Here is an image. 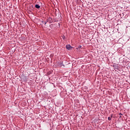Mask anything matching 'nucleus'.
Instances as JSON below:
<instances>
[{"label": "nucleus", "mask_w": 130, "mask_h": 130, "mask_svg": "<svg viewBox=\"0 0 130 130\" xmlns=\"http://www.w3.org/2000/svg\"><path fill=\"white\" fill-rule=\"evenodd\" d=\"M48 19H49V23L50 24H51V23H53V19H52L51 17H49L48 18Z\"/></svg>", "instance_id": "obj_2"}, {"label": "nucleus", "mask_w": 130, "mask_h": 130, "mask_svg": "<svg viewBox=\"0 0 130 130\" xmlns=\"http://www.w3.org/2000/svg\"><path fill=\"white\" fill-rule=\"evenodd\" d=\"M35 8H36V9H40V8H41V7L39 5L36 4L35 5Z\"/></svg>", "instance_id": "obj_4"}, {"label": "nucleus", "mask_w": 130, "mask_h": 130, "mask_svg": "<svg viewBox=\"0 0 130 130\" xmlns=\"http://www.w3.org/2000/svg\"><path fill=\"white\" fill-rule=\"evenodd\" d=\"M61 67H64V64H63L62 63H60Z\"/></svg>", "instance_id": "obj_10"}, {"label": "nucleus", "mask_w": 130, "mask_h": 130, "mask_svg": "<svg viewBox=\"0 0 130 130\" xmlns=\"http://www.w3.org/2000/svg\"><path fill=\"white\" fill-rule=\"evenodd\" d=\"M79 48H82V46H79Z\"/></svg>", "instance_id": "obj_12"}, {"label": "nucleus", "mask_w": 130, "mask_h": 130, "mask_svg": "<svg viewBox=\"0 0 130 130\" xmlns=\"http://www.w3.org/2000/svg\"><path fill=\"white\" fill-rule=\"evenodd\" d=\"M108 120H111V117H108Z\"/></svg>", "instance_id": "obj_8"}, {"label": "nucleus", "mask_w": 130, "mask_h": 130, "mask_svg": "<svg viewBox=\"0 0 130 130\" xmlns=\"http://www.w3.org/2000/svg\"><path fill=\"white\" fill-rule=\"evenodd\" d=\"M45 22H46V24H47L48 22L49 23V20L48 19V18H47V19L46 20Z\"/></svg>", "instance_id": "obj_7"}, {"label": "nucleus", "mask_w": 130, "mask_h": 130, "mask_svg": "<svg viewBox=\"0 0 130 130\" xmlns=\"http://www.w3.org/2000/svg\"><path fill=\"white\" fill-rule=\"evenodd\" d=\"M62 39H63V40H64V39H66V36H62Z\"/></svg>", "instance_id": "obj_9"}, {"label": "nucleus", "mask_w": 130, "mask_h": 130, "mask_svg": "<svg viewBox=\"0 0 130 130\" xmlns=\"http://www.w3.org/2000/svg\"><path fill=\"white\" fill-rule=\"evenodd\" d=\"M60 95L62 97H64V96H65L64 92H63V91L61 92L60 93Z\"/></svg>", "instance_id": "obj_3"}, {"label": "nucleus", "mask_w": 130, "mask_h": 130, "mask_svg": "<svg viewBox=\"0 0 130 130\" xmlns=\"http://www.w3.org/2000/svg\"><path fill=\"white\" fill-rule=\"evenodd\" d=\"M66 64H69V63H67Z\"/></svg>", "instance_id": "obj_13"}, {"label": "nucleus", "mask_w": 130, "mask_h": 130, "mask_svg": "<svg viewBox=\"0 0 130 130\" xmlns=\"http://www.w3.org/2000/svg\"><path fill=\"white\" fill-rule=\"evenodd\" d=\"M119 115H120V117H121V115H122V114H121V113H119Z\"/></svg>", "instance_id": "obj_11"}, {"label": "nucleus", "mask_w": 130, "mask_h": 130, "mask_svg": "<svg viewBox=\"0 0 130 130\" xmlns=\"http://www.w3.org/2000/svg\"><path fill=\"white\" fill-rule=\"evenodd\" d=\"M42 23L44 24V25H46V21L44 20H42L41 21Z\"/></svg>", "instance_id": "obj_6"}, {"label": "nucleus", "mask_w": 130, "mask_h": 130, "mask_svg": "<svg viewBox=\"0 0 130 130\" xmlns=\"http://www.w3.org/2000/svg\"><path fill=\"white\" fill-rule=\"evenodd\" d=\"M66 48H67L68 50H72L73 47H72L71 45H67L66 46Z\"/></svg>", "instance_id": "obj_1"}, {"label": "nucleus", "mask_w": 130, "mask_h": 130, "mask_svg": "<svg viewBox=\"0 0 130 130\" xmlns=\"http://www.w3.org/2000/svg\"><path fill=\"white\" fill-rule=\"evenodd\" d=\"M23 81L24 82H27V81H28V77H25L24 79H23Z\"/></svg>", "instance_id": "obj_5"}]
</instances>
